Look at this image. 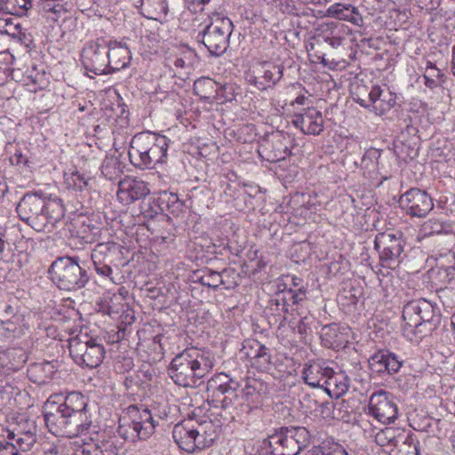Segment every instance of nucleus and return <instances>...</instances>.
<instances>
[{
    "mask_svg": "<svg viewBox=\"0 0 455 455\" xmlns=\"http://www.w3.org/2000/svg\"><path fill=\"white\" fill-rule=\"evenodd\" d=\"M16 210L20 220L37 232H51L65 215L59 198H48L38 193L25 194Z\"/></svg>",
    "mask_w": 455,
    "mask_h": 455,
    "instance_id": "f257e3e1",
    "label": "nucleus"
},
{
    "mask_svg": "<svg viewBox=\"0 0 455 455\" xmlns=\"http://www.w3.org/2000/svg\"><path fill=\"white\" fill-rule=\"evenodd\" d=\"M169 142L167 137L149 132L136 134L128 152L131 163L140 169H150L165 163Z\"/></svg>",
    "mask_w": 455,
    "mask_h": 455,
    "instance_id": "f03ea898",
    "label": "nucleus"
},
{
    "mask_svg": "<svg viewBox=\"0 0 455 455\" xmlns=\"http://www.w3.org/2000/svg\"><path fill=\"white\" fill-rule=\"evenodd\" d=\"M44 417L49 431L56 436L73 438L88 434L92 427V415L89 412L45 411Z\"/></svg>",
    "mask_w": 455,
    "mask_h": 455,
    "instance_id": "7ed1b4c3",
    "label": "nucleus"
},
{
    "mask_svg": "<svg viewBox=\"0 0 455 455\" xmlns=\"http://www.w3.org/2000/svg\"><path fill=\"white\" fill-rule=\"evenodd\" d=\"M310 434L304 427H282L274 431L264 443L270 455H298L309 443Z\"/></svg>",
    "mask_w": 455,
    "mask_h": 455,
    "instance_id": "20e7f679",
    "label": "nucleus"
},
{
    "mask_svg": "<svg viewBox=\"0 0 455 455\" xmlns=\"http://www.w3.org/2000/svg\"><path fill=\"white\" fill-rule=\"evenodd\" d=\"M49 274L53 283L65 291L80 290L90 279L87 271L72 257H60L55 259L49 268Z\"/></svg>",
    "mask_w": 455,
    "mask_h": 455,
    "instance_id": "39448f33",
    "label": "nucleus"
},
{
    "mask_svg": "<svg viewBox=\"0 0 455 455\" xmlns=\"http://www.w3.org/2000/svg\"><path fill=\"white\" fill-rule=\"evenodd\" d=\"M210 22L197 36L208 52L214 56L222 55L229 46L233 23L228 17L214 12L209 16Z\"/></svg>",
    "mask_w": 455,
    "mask_h": 455,
    "instance_id": "423d86ee",
    "label": "nucleus"
},
{
    "mask_svg": "<svg viewBox=\"0 0 455 455\" xmlns=\"http://www.w3.org/2000/svg\"><path fill=\"white\" fill-rule=\"evenodd\" d=\"M239 387L237 382L229 378L228 375L220 372L210 379L207 382V391L212 392V399L208 400L211 406L228 410L234 406L237 399L236 391Z\"/></svg>",
    "mask_w": 455,
    "mask_h": 455,
    "instance_id": "0eeeda50",
    "label": "nucleus"
},
{
    "mask_svg": "<svg viewBox=\"0 0 455 455\" xmlns=\"http://www.w3.org/2000/svg\"><path fill=\"white\" fill-rule=\"evenodd\" d=\"M375 249L383 267L395 269L401 262L403 241L400 233H379L374 240Z\"/></svg>",
    "mask_w": 455,
    "mask_h": 455,
    "instance_id": "6e6552de",
    "label": "nucleus"
},
{
    "mask_svg": "<svg viewBox=\"0 0 455 455\" xmlns=\"http://www.w3.org/2000/svg\"><path fill=\"white\" fill-rule=\"evenodd\" d=\"M129 412L135 413L131 422L127 425H120L117 430L124 439L144 440L154 433L156 425L149 410L139 411L137 407H130Z\"/></svg>",
    "mask_w": 455,
    "mask_h": 455,
    "instance_id": "1a4fd4ad",
    "label": "nucleus"
},
{
    "mask_svg": "<svg viewBox=\"0 0 455 455\" xmlns=\"http://www.w3.org/2000/svg\"><path fill=\"white\" fill-rule=\"evenodd\" d=\"M399 204L408 215L417 218L426 217L434 208L432 197L419 188H411L403 194Z\"/></svg>",
    "mask_w": 455,
    "mask_h": 455,
    "instance_id": "9d476101",
    "label": "nucleus"
},
{
    "mask_svg": "<svg viewBox=\"0 0 455 455\" xmlns=\"http://www.w3.org/2000/svg\"><path fill=\"white\" fill-rule=\"evenodd\" d=\"M434 316V307L426 299H415L403 306V320L405 331L415 332L423 323L429 322Z\"/></svg>",
    "mask_w": 455,
    "mask_h": 455,
    "instance_id": "9b49d317",
    "label": "nucleus"
},
{
    "mask_svg": "<svg viewBox=\"0 0 455 455\" xmlns=\"http://www.w3.org/2000/svg\"><path fill=\"white\" fill-rule=\"evenodd\" d=\"M82 63L87 72L93 75H102L108 72L107 46L98 42H91L83 50Z\"/></svg>",
    "mask_w": 455,
    "mask_h": 455,
    "instance_id": "f8f14e48",
    "label": "nucleus"
},
{
    "mask_svg": "<svg viewBox=\"0 0 455 455\" xmlns=\"http://www.w3.org/2000/svg\"><path fill=\"white\" fill-rule=\"evenodd\" d=\"M369 411L376 419L383 424L393 423L398 416L396 403L389 393L380 390L371 395Z\"/></svg>",
    "mask_w": 455,
    "mask_h": 455,
    "instance_id": "ddd939ff",
    "label": "nucleus"
},
{
    "mask_svg": "<svg viewBox=\"0 0 455 455\" xmlns=\"http://www.w3.org/2000/svg\"><path fill=\"white\" fill-rule=\"evenodd\" d=\"M169 373L172 380L181 387L196 386L202 379L184 350L172 359Z\"/></svg>",
    "mask_w": 455,
    "mask_h": 455,
    "instance_id": "4468645a",
    "label": "nucleus"
},
{
    "mask_svg": "<svg viewBox=\"0 0 455 455\" xmlns=\"http://www.w3.org/2000/svg\"><path fill=\"white\" fill-rule=\"evenodd\" d=\"M67 347L70 355L79 364L96 368L102 363L105 348L100 343H68Z\"/></svg>",
    "mask_w": 455,
    "mask_h": 455,
    "instance_id": "2eb2a0df",
    "label": "nucleus"
},
{
    "mask_svg": "<svg viewBox=\"0 0 455 455\" xmlns=\"http://www.w3.org/2000/svg\"><path fill=\"white\" fill-rule=\"evenodd\" d=\"M368 100L357 98L355 100L363 108H372V110L379 116L385 115L396 103L395 93L388 89L383 90L379 85L372 86L368 95Z\"/></svg>",
    "mask_w": 455,
    "mask_h": 455,
    "instance_id": "dca6fc26",
    "label": "nucleus"
},
{
    "mask_svg": "<svg viewBox=\"0 0 455 455\" xmlns=\"http://www.w3.org/2000/svg\"><path fill=\"white\" fill-rule=\"evenodd\" d=\"M191 423L190 420H188L176 424L172 430V437L175 443L181 450L188 453L204 449V447H201L202 443L200 437H198V431Z\"/></svg>",
    "mask_w": 455,
    "mask_h": 455,
    "instance_id": "f3484780",
    "label": "nucleus"
},
{
    "mask_svg": "<svg viewBox=\"0 0 455 455\" xmlns=\"http://www.w3.org/2000/svg\"><path fill=\"white\" fill-rule=\"evenodd\" d=\"M291 123L307 135H319L324 128L323 115L315 108H308L302 113L294 115Z\"/></svg>",
    "mask_w": 455,
    "mask_h": 455,
    "instance_id": "a211bd4d",
    "label": "nucleus"
},
{
    "mask_svg": "<svg viewBox=\"0 0 455 455\" xmlns=\"http://www.w3.org/2000/svg\"><path fill=\"white\" fill-rule=\"evenodd\" d=\"M149 193L150 190L143 180L125 179L119 182L116 196L122 204H130L146 197Z\"/></svg>",
    "mask_w": 455,
    "mask_h": 455,
    "instance_id": "6ab92c4d",
    "label": "nucleus"
},
{
    "mask_svg": "<svg viewBox=\"0 0 455 455\" xmlns=\"http://www.w3.org/2000/svg\"><path fill=\"white\" fill-rule=\"evenodd\" d=\"M61 395H52L48 400V404L59 403L52 411H60L65 413L88 412V398L80 392H70L65 395L61 402Z\"/></svg>",
    "mask_w": 455,
    "mask_h": 455,
    "instance_id": "aec40b11",
    "label": "nucleus"
},
{
    "mask_svg": "<svg viewBox=\"0 0 455 455\" xmlns=\"http://www.w3.org/2000/svg\"><path fill=\"white\" fill-rule=\"evenodd\" d=\"M190 362L197 370V375L204 378L213 368L215 363L214 354L206 348L190 347L184 349Z\"/></svg>",
    "mask_w": 455,
    "mask_h": 455,
    "instance_id": "412c9836",
    "label": "nucleus"
},
{
    "mask_svg": "<svg viewBox=\"0 0 455 455\" xmlns=\"http://www.w3.org/2000/svg\"><path fill=\"white\" fill-rule=\"evenodd\" d=\"M241 350L261 371L270 369L271 355L269 349L262 343H243Z\"/></svg>",
    "mask_w": 455,
    "mask_h": 455,
    "instance_id": "4be33fe9",
    "label": "nucleus"
},
{
    "mask_svg": "<svg viewBox=\"0 0 455 455\" xmlns=\"http://www.w3.org/2000/svg\"><path fill=\"white\" fill-rule=\"evenodd\" d=\"M348 387L349 379L347 375L342 371H334L330 367V373L324 379V386L323 387L328 395L331 397L339 398L347 392Z\"/></svg>",
    "mask_w": 455,
    "mask_h": 455,
    "instance_id": "5701e85b",
    "label": "nucleus"
},
{
    "mask_svg": "<svg viewBox=\"0 0 455 455\" xmlns=\"http://www.w3.org/2000/svg\"><path fill=\"white\" fill-rule=\"evenodd\" d=\"M121 245L115 242L98 243L92 251L93 264L116 263L120 259Z\"/></svg>",
    "mask_w": 455,
    "mask_h": 455,
    "instance_id": "b1692460",
    "label": "nucleus"
},
{
    "mask_svg": "<svg viewBox=\"0 0 455 455\" xmlns=\"http://www.w3.org/2000/svg\"><path fill=\"white\" fill-rule=\"evenodd\" d=\"M108 52V62H109L108 72L118 71L126 68L131 60V52L128 47L120 44H110Z\"/></svg>",
    "mask_w": 455,
    "mask_h": 455,
    "instance_id": "393cba45",
    "label": "nucleus"
},
{
    "mask_svg": "<svg viewBox=\"0 0 455 455\" xmlns=\"http://www.w3.org/2000/svg\"><path fill=\"white\" fill-rule=\"evenodd\" d=\"M328 373H330V367L325 363H314L305 365L302 378L308 386L323 388Z\"/></svg>",
    "mask_w": 455,
    "mask_h": 455,
    "instance_id": "a878e982",
    "label": "nucleus"
},
{
    "mask_svg": "<svg viewBox=\"0 0 455 455\" xmlns=\"http://www.w3.org/2000/svg\"><path fill=\"white\" fill-rule=\"evenodd\" d=\"M261 75L256 77V84L259 89H267L274 86L283 75V67L282 65L265 62L261 65Z\"/></svg>",
    "mask_w": 455,
    "mask_h": 455,
    "instance_id": "bb28decb",
    "label": "nucleus"
},
{
    "mask_svg": "<svg viewBox=\"0 0 455 455\" xmlns=\"http://www.w3.org/2000/svg\"><path fill=\"white\" fill-rule=\"evenodd\" d=\"M327 15L340 20L349 21L354 25L361 26L363 18L358 9L351 4H343L340 3L331 5L327 11Z\"/></svg>",
    "mask_w": 455,
    "mask_h": 455,
    "instance_id": "cd10ccee",
    "label": "nucleus"
},
{
    "mask_svg": "<svg viewBox=\"0 0 455 455\" xmlns=\"http://www.w3.org/2000/svg\"><path fill=\"white\" fill-rule=\"evenodd\" d=\"M284 137L282 134H273L271 140L262 145V149L269 162L283 160L287 154V146L283 144Z\"/></svg>",
    "mask_w": 455,
    "mask_h": 455,
    "instance_id": "c85d7f7f",
    "label": "nucleus"
},
{
    "mask_svg": "<svg viewBox=\"0 0 455 455\" xmlns=\"http://www.w3.org/2000/svg\"><path fill=\"white\" fill-rule=\"evenodd\" d=\"M22 82L31 92H36L44 89L49 83L45 72L43 69L38 70L36 67H32L26 71L23 75Z\"/></svg>",
    "mask_w": 455,
    "mask_h": 455,
    "instance_id": "c756f323",
    "label": "nucleus"
},
{
    "mask_svg": "<svg viewBox=\"0 0 455 455\" xmlns=\"http://www.w3.org/2000/svg\"><path fill=\"white\" fill-rule=\"evenodd\" d=\"M140 7L145 17L155 20L164 18L168 12L165 0H141Z\"/></svg>",
    "mask_w": 455,
    "mask_h": 455,
    "instance_id": "7c9ffc66",
    "label": "nucleus"
},
{
    "mask_svg": "<svg viewBox=\"0 0 455 455\" xmlns=\"http://www.w3.org/2000/svg\"><path fill=\"white\" fill-rule=\"evenodd\" d=\"M220 426L213 424L212 420H204L197 424L196 430L198 431V437L201 439V447H210L218 436Z\"/></svg>",
    "mask_w": 455,
    "mask_h": 455,
    "instance_id": "2f4dec72",
    "label": "nucleus"
},
{
    "mask_svg": "<svg viewBox=\"0 0 455 455\" xmlns=\"http://www.w3.org/2000/svg\"><path fill=\"white\" fill-rule=\"evenodd\" d=\"M31 0H1L0 9L12 15L23 16L31 8Z\"/></svg>",
    "mask_w": 455,
    "mask_h": 455,
    "instance_id": "473e14b6",
    "label": "nucleus"
},
{
    "mask_svg": "<svg viewBox=\"0 0 455 455\" xmlns=\"http://www.w3.org/2000/svg\"><path fill=\"white\" fill-rule=\"evenodd\" d=\"M216 83L208 77H202L195 81L194 92L204 100H211L215 98Z\"/></svg>",
    "mask_w": 455,
    "mask_h": 455,
    "instance_id": "72a5a7b5",
    "label": "nucleus"
},
{
    "mask_svg": "<svg viewBox=\"0 0 455 455\" xmlns=\"http://www.w3.org/2000/svg\"><path fill=\"white\" fill-rule=\"evenodd\" d=\"M8 438L15 439L16 443L14 444L16 445L17 450L21 451H29L36 442V435L31 429L17 435L11 432L8 434Z\"/></svg>",
    "mask_w": 455,
    "mask_h": 455,
    "instance_id": "f704fd0d",
    "label": "nucleus"
},
{
    "mask_svg": "<svg viewBox=\"0 0 455 455\" xmlns=\"http://www.w3.org/2000/svg\"><path fill=\"white\" fill-rule=\"evenodd\" d=\"M65 184L67 188L73 190H83L88 186L89 179L78 171L65 172Z\"/></svg>",
    "mask_w": 455,
    "mask_h": 455,
    "instance_id": "c9c22d12",
    "label": "nucleus"
},
{
    "mask_svg": "<svg viewBox=\"0 0 455 455\" xmlns=\"http://www.w3.org/2000/svg\"><path fill=\"white\" fill-rule=\"evenodd\" d=\"M160 200L163 204H165L166 208L173 215L179 216L184 211V202L180 200L178 196L174 193L164 192Z\"/></svg>",
    "mask_w": 455,
    "mask_h": 455,
    "instance_id": "e433bc0d",
    "label": "nucleus"
},
{
    "mask_svg": "<svg viewBox=\"0 0 455 455\" xmlns=\"http://www.w3.org/2000/svg\"><path fill=\"white\" fill-rule=\"evenodd\" d=\"M101 172L107 179L116 180L122 172L120 162L115 157H106L101 165Z\"/></svg>",
    "mask_w": 455,
    "mask_h": 455,
    "instance_id": "4c0bfd02",
    "label": "nucleus"
},
{
    "mask_svg": "<svg viewBox=\"0 0 455 455\" xmlns=\"http://www.w3.org/2000/svg\"><path fill=\"white\" fill-rule=\"evenodd\" d=\"M450 226L437 220H428L421 226V232L424 235H441L449 232Z\"/></svg>",
    "mask_w": 455,
    "mask_h": 455,
    "instance_id": "58836bf2",
    "label": "nucleus"
},
{
    "mask_svg": "<svg viewBox=\"0 0 455 455\" xmlns=\"http://www.w3.org/2000/svg\"><path fill=\"white\" fill-rule=\"evenodd\" d=\"M1 321L4 328L8 331H16V327L13 326L14 320H19L20 316L14 315V308L11 305H5L4 312H0Z\"/></svg>",
    "mask_w": 455,
    "mask_h": 455,
    "instance_id": "ea45409f",
    "label": "nucleus"
},
{
    "mask_svg": "<svg viewBox=\"0 0 455 455\" xmlns=\"http://www.w3.org/2000/svg\"><path fill=\"white\" fill-rule=\"evenodd\" d=\"M395 431L392 428H387L386 430L379 432L375 436L376 443L380 446L387 444L397 445V440L395 439Z\"/></svg>",
    "mask_w": 455,
    "mask_h": 455,
    "instance_id": "a19ab883",
    "label": "nucleus"
},
{
    "mask_svg": "<svg viewBox=\"0 0 455 455\" xmlns=\"http://www.w3.org/2000/svg\"><path fill=\"white\" fill-rule=\"evenodd\" d=\"M201 281L204 285L216 289L222 283V276L219 272L209 270L201 277Z\"/></svg>",
    "mask_w": 455,
    "mask_h": 455,
    "instance_id": "79ce46f5",
    "label": "nucleus"
},
{
    "mask_svg": "<svg viewBox=\"0 0 455 455\" xmlns=\"http://www.w3.org/2000/svg\"><path fill=\"white\" fill-rule=\"evenodd\" d=\"M339 327L335 323L323 326L321 331L322 341H331V339L341 341V338L339 337Z\"/></svg>",
    "mask_w": 455,
    "mask_h": 455,
    "instance_id": "37998d69",
    "label": "nucleus"
},
{
    "mask_svg": "<svg viewBox=\"0 0 455 455\" xmlns=\"http://www.w3.org/2000/svg\"><path fill=\"white\" fill-rule=\"evenodd\" d=\"M168 61L175 68V74L180 77L187 75V69H189V65L181 57L169 58Z\"/></svg>",
    "mask_w": 455,
    "mask_h": 455,
    "instance_id": "c03bdc74",
    "label": "nucleus"
},
{
    "mask_svg": "<svg viewBox=\"0 0 455 455\" xmlns=\"http://www.w3.org/2000/svg\"><path fill=\"white\" fill-rule=\"evenodd\" d=\"M387 351H379L371 357V363L376 367L379 372L386 371V358H387Z\"/></svg>",
    "mask_w": 455,
    "mask_h": 455,
    "instance_id": "a18cd8bd",
    "label": "nucleus"
},
{
    "mask_svg": "<svg viewBox=\"0 0 455 455\" xmlns=\"http://www.w3.org/2000/svg\"><path fill=\"white\" fill-rule=\"evenodd\" d=\"M10 162L12 165L19 167L28 166V157L24 155L20 149H16L15 152L10 156Z\"/></svg>",
    "mask_w": 455,
    "mask_h": 455,
    "instance_id": "49530a36",
    "label": "nucleus"
},
{
    "mask_svg": "<svg viewBox=\"0 0 455 455\" xmlns=\"http://www.w3.org/2000/svg\"><path fill=\"white\" fill-rule=\"evenodd\" d=\"M387 358H386V371L388 373H395L399 371L402 366V362H400L395 355L389 353L387 354Z\"/></svg>",
    "mask_w": 455,
    "mask_h": 455,
    "instance_id": "de8ad7c7",
    "label": "nucleus"
},
{
    "mask_svg": "<svg viewBox=\"0 0 455 455\" xmlns=\"http://www.w3.org/2000/svg\"><path fill=\"white\" fill-rule=\"evenodd\" d=\"M283 301L284 299L283 298L282 293H277L275 298L268 301L269 310L275 315H281V307L283 308Z\"/></svg>",
    "mask_w": 455,
    "mask_h": 455,
    "instance_id": "09e8293b",
    "label": "nucleus"
},
{
    "mask_svg": "<svg viewBox=\"0 0 455 455\" xmlns=\"http://www.w3.org/2000/svg\"><path fill=\"white\" fill-rule=\"evenodd\" d=\"M133 367V360L130 356H124L123 360H116L115 369L119 373L128 371Z\"/></svg>",
    "mask_w": 455,
    "mask_h": 455,
    "instance_id": "8fccbe9b",
    "label": "nucleus"
},
{
    "mask_svg": "<svg viewBox=\"0 0 455 455\" xmlns=\"http://www.w3.org/2000/svg\"><path fill=\"white\" fill-rule=\"evenodd\" d=\"M284 293L287 295L290 301H291L292 305L299 304L306 298V292L303 289H299L297 291L289 290Z\"/></svg>",
    "mask_w": 455,
    "mask_h": 455,
    "instance_id": "3c124183",
    "label": "nucleus"
},
{
    "mask_svg": "<svg viewBox=\"0 0 455 455\" xmlns=\"http://www.w3.org/2000/svg\"><path fill=\"white\" fill-rule=\"evenodd\" d=\"M115 263H101L100 265L93 264L97 274L103 276H109L112 274L111 265Z\"/></svg>",
    "mask_w": 455,
    "mask_h": 455,
    "instance_id": "603ef678",
    "label": "nucleus"
},
{
    "mask_svg": "<svg viewBox=\"0 0 455 455\" xmlns=\"http://www.w3.org/2000/svg\"><path fill=\"white\" fill-rule=\"evenodd\" d=\"M0 455H17L16 445L11 443H0Z\"/></svg>",
    "mask_w": 455,
    "mask_h": 455,
    "instance_id": "864d4df0",
    "label": "nucleus"
},
{
    "mask_svg": "<svg viewBox=\"0 0 455 455\" xmlns=\"http://www.w3.org/2000/svg\"><path fill=\"white\" fill-rule=\"evenodd\" d=\"M427 75L430 76V77H437L439 78L442 83H443V76L444 75L442 73L440 69H438L435 65H433L431 62H428V65L427 67Z\"/></svg>",
    "mask_w": 455,
    "mask_h": 455,
    "instance_id": "5fc2aeb1",
    "label": "nucleus"
},
{
    "mask_svg": "<svg viewBox=\"0 0 455 455\" xmlns=\"http://www.w3.org/2000/svg\"><path fill=\"white\" fill-rule=\"evenodd\" d=\"M412 439L411 437L408 436L405 441L403 442V444H408L409 448L411 449V451H409L407 452V455H419V443H413L411 444Z\"/></svg>",
    "mask_w": 455,
    "mask_h": 455,
    "instance_id": "6e6d98bb",
    "label": "nucleus"
},
{
    "mask_svg": "<svg viewBox=\"0 0 455 455\" xmlns=\"http://www.w3.org/2000/svg\"><path fill=\"white\" fill-rule=\"evenodd\" d=\"M41 455H59V451L53 444H47L42 449Z\"/></svg>",
    "mask_w": 455,
    "mask_h": 455,
    "instance_id": "4d7b16f0",
    "label": "nucleus"
},
{
    "mask_svg": "<svg viewBox=\"0 0 455 455\" xmlns=\"http://www.w3.org/2000/svg\"><path fill=\"white\" fill-rule=\"evenodd\" d=\"M283 298L284 299L283 301V308L281 307V312L283 314L289 313L290 311H292V306L291 305V302L289 298L284 292H282Z\"/></svg>",
    "mask_w": 455,
    "mask_h": 455,
    "instance_id": "13d9d810",
    "label": "nucleus"
},
{
    "mask_svg": "<svg viewBox=\"0 0 455 455\" xmlns=\"http://www.w3.org/2000/svg\"><path fill=\"white\" fill-rule=\"evenodd\" d=\"M377 328V326H374L373 331L370 332V339L371 340H375L376 339H386L385 333L387 332L384 331L381 327H379V331L380 332V334H378V331H376Z\"/></svg>",
    "mask_w": 455,
    "mask_h": 455,
    "instance_id": "bf43d9fd",
    "label": "nucleus"
},
{
    "mask_svg": "<svg viewBox=\"0 0 455 455\" xmlns=\"http://www.w3.org/2000/svg\"><path fill=\"white\" fill-rule=\"evenodd\" d=\"M325 41L333 48H336L341 44L342 38L339 36L326 37Z\"/></svg>",
    "mask_w": 455,
    "mask_h": 455,
    "instance_id": "052dcab7",
    "label": "nucleus"
},
{
    "mask_svg": "<svg viewBox=\"0 0 455 455\" xmlns=\"http://www.w3.org/2000/svg\"><path fill=\"white\" fill-rule=\"evenodd\" d=\"M423 77L425 80L424 84L427 87H428L430 89H434V88L437 87V85H438L437 82L434 78L430 77V76H427V74H425L423 76Z\"/></svg>",
    "mask_w": 455,
    "mask_h": 455,
    "instance_id": "680f3d73",
    "label": "nucleus"
},
{
    "mask_svg": "<svg viewBox=\"0 0 455 455\" xmlns=\"http://www.w3.org/2000/svg\"><path fill=\"white\" fill-rule=\"evenodd\" d=\"M306 455H328V452L321 447H314L308 451Z\"/></svg>",
    "mask_w": 455,
    "mask_h": 455,
    "instance_id": "e2e57ef3",
    "label": "nucleus"
},
{
    "mask_svg": "<svg viewBox=\"0 0 455 455\" xmlns=\"http://www.w3.org/2000/svg\"><path fill=\"white\" fill-rule=\"evenodd\" d=\"M83 455H102V451L99 450L98 447H95L92 451L83 449Z\"/></svg>",
    "mask_w": 455,
    "mask_h": 455,
    "instance_id": "0e129e2a",
    "label": "nucleus"
},
{
    "mask_svg": "<svg viewBox=\"0 0 455 455\" xmlns=\"http://www.w3.org/2000/svg\"><path fill=\"white\" fill-rule=\"evenodd\" d=\"M328 455H348V453L344 448L337 447L332 451L328 452Z\"/></svg>",
    "mask_w": 455,
    "mask_h": 455,
    "instance_id": "69168bd1",
    "label": "nucleus"
},
{
    "mask_svg": "<svg viewBox=\"0 0 455 455\" xmlns=\"http://www.w3.org/2000/svg\"><path fill=\"white\" fill-rule=\"evenodd\" d=\"M8 191V186L6 182L0 180V200L4 196L5 193Z\"/></svg>",
    "mask_w": 455,
    "mask_h": 455,
    "instance_id": "338daca9",
    "label": "nucleus"
},
{
    "mask_svg": "<svg viewBox=\"0 0 455 455\" xmlns=\"http://www.w3.org/2000/svg\"><path fill=\"white\" fill-rule=\"evenodd\" d=\"M452 57H453V59H452L451 70H452L453 75L455 76V45L452 48Z\"/></svg>",
    "mask_w": 455,
    "mask_h": 455,
    "instance_id": "774afa93",
    "label": "nucleus"
}]
</instances>
